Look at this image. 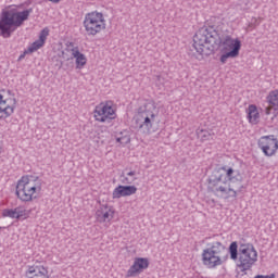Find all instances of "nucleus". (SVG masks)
Returning a JSON list of instances; mask_svg holds the SVG:
<instances>
[{
	"instance_id": "f03ea898",
	"label": "nucleus",
	"mask_w": 278,
	"mask_h": 278,
	"mask_svg": "<svg viewBox=\"0 0 278 278\" xmlns=\"http://www.w3.org/2000/svg\"><path fill=\"white\" fill-rule=\"evenodd\" d=\"M239 177L240 173L236 175V169L232 167H218L208 177V190L222 199H237L238 191L233 188V184L241 181Z\"/></svg>"
},
{
	"instance_id": "4468645a",
	"label": "nucleus",
	"mask_w": 278,
	"mask_h": 278,
	"mask_svg": "<svg viewBox=\"0 0 278 278\" xmlns=\"http://www.w3.org/2000/svg\"><path fill=\"white\" fill-rule=\"evenodd\" d=\"M266 101L268 106L265 108V114L266 116H270V114H273L271 121H275L278 116V89L269 91L266 96Z\"/></svg>"
},
{
	"instance_id": "b1692460",
	"label": "nucleus",
	"mask_w": 278,
	"mask_h": 278,
	"mask_svg": "<svg viewBox=\"0 0 278 278\" xmlns=\"http://www.w3.org/2000/svg\"><path fill=\"white\" fill-rule=\"evenodd\" d=\"M254 278H275V274H271L269 276H264V275H257Z\"/></svg>"
},
{
	"instance_id": "9d476101",
	"label": "nucleus",
	"mask_w": 278,
	"mask_h": 278,
	"mask_svg": "<svg viewBox=\"0 0 278 278\" xmlns=\"http://www.w3.org/2000/svg\"><path fill=\"white\" fill-rule=\"evenodd\" d=\"M16 108H18V100H16V96L8 89H1L0 121H8V118H12V116H14V112H16Z\"/></svg>"
},
{
	"instance_id": "dca6fc26",
	"label": "nucleus",
	"mask_w": 278,
	"mask_h": 278,
	"mask_svg": "<svg viewBox=\"0 0 278 278\" xmlns=\"http://www.w3.org/2000/svg\"><path fill=\"white\" fill-rule=\"evenodd\" d=\"M115 211L112 206L104 204L96 211V220L98 223H110L114 218Z\"/></svg>"
},
{
	"instance_id": "bb28decb",
	"label": "nucleus",
	"mask_w": 278,
	"mask_h": 278,
	"mask_svg": "<svg viewBox=\"0 0 278 278\" xmlns=\"http://www.w3.org/2000/svg\"><path fill=\"white\" fill-rule=\"evenodd\" d=\"M0 153H1V149H0Z\"/></svg>"
},
{
	"instance_id": "423d86ee",
	"label": "nucleus",
	"mask_w": 278,
	"mask_h": 278,
	"mask_svg": "<svg viewBox=\"0 0 278 278\" xmlns=\"http://www.w3.org/2000/svg\"><path fill=\"white\" fill-rule=\"evenodd\" d=\"M155 118H157V105L153 100H146L143 105L138 109L136 126L146 134H151Z\"/></svg>"
},
{
	"instance_id": "cd10ccee",
	"label": "nucleus",
	"mask_w": 278,
	"mask_h": 278,
	"mask_svg": "<svg viewBox=\"0 0 278 278\" xmlns=\"http://www.w3.org/2000/svg\"><path fill=\"white\" fill-rule=\"evenodd\" d=\"M0 231H1V227H0Z\"/></svg>"
},
{
	"instance_id": "6e6552de",
	"label": "nucleus",
	"mask_w": 278,
	"mask_h": 278,
	"mask_svg": "<svg viewBox=\"0 0 278 278\" xmlns=\"http://www.w3.org/2000/svg\"><path fill=\"white\" fill-rule=\"evenodd\" d=\"M223 253H225V245L219 241L213 242L202 251L203 266L210 269L223 266L227 262V256H223Z\"/></svg>"
},
{
	"instance_id": "20e7f679",
	"label": "nucleus",
	"mask_w": 278,
	"mask_h": 278,
	"mask_svg": "<svg viewBox=\"0 0 278 278\" xmlns=\"http://www.w3.org/2000/svg\"><path fill=\"white\" fill-rule=\"evenodd\" d=\"M15 197L22 203L38 201L42 197V181L38 176H22L15 185Z\"/></svg>"
},
{
	"instance_id": "a878e982",
	"label": "nucleus",
	"mask_w": 278,
	"mask_h": 278,
	"mask_svg": "<svg viewBox=\"0 0 278 278\" xmlns=\"http://www.w3.org/2000/svg\"><path fill=\"white\" fill-rule=\"evenodd\" d=\"M21 58H25V55H22Z\"/></svg>"
},
{
	"instance_id": "0eeeda50",
	"label": "nucleus",
	"mask_w": 278,
	"mask_h": 278,
	"mask_svg": "<svg viewBox=\"0 0 278 278\" xmlns=\"http://www.w3.org/2000/svg\"><path fill=\"white\" fill-rule=\"evenodd\" d=\"M83 29L87 36H99L108 29V20L101 11L87 12L83 20Z\"/></svg>"
},
{
	"instance_id": "39448f33",
	"label": "nucleus",
	"mask_w": 278,
	"mask_h": 278,
	"mask_svg": "<svg viewBox=\"0 0 278 278\" xmlns=\"http://www.w3.org/2000/svg\"><path fill=\"white\" fill-rule=\"evenodd\" d=\"M229 254L231 260H238L241 270H250L257 262V250L253 243H241L238 253V242L233 241L229 245Z\"/></svg>"
},
{
	"instance_id": "f3484780",
	"label": "nucleus",
	"mask_w": 278,
	"mask_h": 278,
	"mask_svg": "<svg viewBox=\"0 0 278 278\" xmlns=\"http://www.w3.org/2000/svg\"><path fill=\"white\" fill-rule=\"evenodd\" d=\"M49 37V28H43L39 34V39L33 42L27 50L24 51V55H27L29 53H35V51H38V49H42L45 47V43L47 42V38Z\"/></svg>"
},
{
	"instance_id": "4be33fe9",
	"label": "nucleus",
	"mask_w": 278,
	"mask_h": 278,
	"mask_svg": "<svg viewBox=\"0 0 278 278\" xmlns=\"http://www.w3.org/2000/svg\"><path fill=\"white\" fill-rule=\"evenodd\" d=\"M198 138L201 140V142H207L213 140L214 136L210 132V130L201 129L198 131Z\"/></svg>"
},
{
	"instance_id": "2eb2a0df",
	"label": "nucleus",
	"mask_w": 278,
	"mask_h": 278,
	"mask_svg": "<svg viewBox=\"0 0 278 278\" xmlns=\"http://www.w3.org/2000/svg\"><path fill=\"white\" fill-rule=\"evenodd\" d=\"M3 218H16L17 220H27L29 218V211L25 210L23 206H17L15 208H5L2 211Z\"/></svg>"
},
{
	"instance_id": "f8f14e48",
	"label": "nucleus",
	"mask_w": 278,
	"mask_h": 278,
	"mask_svg": "<svg viewBox=\"0 0 278 278\" xmlns=\"http://www.w3.org/2000/svg\"><path fill=\"white\" fill-rule=\"evenodd\" d=\"M24 278H51L49 268L42 264L28 265L24 271Z\"/></svg>"
},
{
	"instance_id": "a211bd4d",
	"label": "nucleus",
	"mask_w": 278,
	"mask_h": 278,
	"mask_svg": "<svg viewBox=\"0 0 278 278\" xmlns=\"http://www.w3.org/2000/svg\"><path fill=\"white\" fill-rule=\"evenodd\" d=\"M138 192V188L136 186H117L113 192L112 198L113 199H123L125 197H131Z\"/></svg>"
},
{
	"instance_id": "6ab92c4d",
	"label": "nucleus",
	"mask_w": 278,
	"mask_h": 278,
	"mask_svg": "<svg viewBox=\"0 0 278 278\" xmlns=\"http://www.w3.org/2000/svg\"><path fill=\"white\" fill-rule=\"evenodd\" d=\"M247 121L250 125H260V109L255 104H250L245 109Z\"/></svg>"
},
{
	"instance_id": "9b49d317",
	"label": "nucleus",
	"mask_w": 278,
	"mask_h": 278,
	"mask_svg": "<svg viewBox=\"0 0 278 278\" xmlns=\"http://www.w3.org/2000/svg\"><path fill=\"white\" fill-rule=\"evenodd\" d=\"M257 147L266 157H273V155H277L278 139L275 135L262 136L257 141Z\"/></svg>"
},
{
	"instance_id": "7ed1b4c3",
	"label": "nucleus",
	"mask_w": 278,
	"mask_h": 278,
	"mask_svg": "<svg viewBox=\"0 0 278 278\" xmlns=\"http://www.w3.org/2000/svg\"><path fill=\"white\" fill-rule=\"evenodd\" d=\"M31 9L23 10L22 5L10 4L2 9L0 13V31L2 38H10L14 30L23 27L25 21L29 20Z\"/></svg>"
},
{
	"instance_id": "f257e3e1",
	"label": "nucleus",
	"mask_w": 278,
	"mask_h": 278,
	"mask_svg": "<svg viewBox=\"0 0 278 278\" xmlns=\"http://www.w3.org/2000/svg\"><path fill=\"white\" fill-rule=\"evenodd\" d=\"M223 25L213 28H200L193 36V49L200 55L201 60L207 58L216 51V48L222 45V55L219 62L227 64V60L236 59L240 55L242 49V41L240 38H233L227 35L224 39H220L219 31H223Z\"/></svg>"
},
{
	"instance_id": "aec40b11",
	"label": "nucleus",
	"mask_w": 278,
	"mask_h": 278,
	"mask_svg": "<svg viewBox=\"0 0 278 278\" xmlns=\"http://www.w3.org/2000/svg\"><path fill=\"white\" fill-rule=\"evenodd\" d=\"M72 58H74L76 68L78 71H81V68H84L86 66V64H88V58L86 56V54H84V53H81V51H79V48L72 49Z\"/></svg>"
},
{
	"instance_id": "ddd939ff",
	"label": "nucleus",
	"mask_w": 278,
	"mask_h": 278,
	"mask_svg": "<svg viewBox=\"0 0 278 278\" xmlns=\"http://www.w3.org/2000/svg\"><path fill=\"white\" fill-rule=\"evenodd\" d=\"M149 268V258L147 257H136L132 262V265L126 273L127 278L138 277L141 273H144Z\"/></svg>"
},
{
	"instance_id": "412c9836",
	"label": "nucleus",
	"mask_w": 278,
	"mask_h": 278,
	"mask_svg": "<svg viewBox=\"0 0 278 278\" xmlns=\"http://www.w3.org/2000/svg\"><path fill=\"white\" fill-rule=\"evenodd\" d=\"M115 140L118 144L125 147V144H129L131 142V136L129 135V131L123 130L116 135Z\"/></svg>"
},
{
	"instance_id": "1a4fd4ad",
	"label": "nucleus",
	"mask_w": 278,
	"mask_h": 278,
	"mask_svg": "<svg viewBox=\"0 0 278 278\" xmlns=\"http://www.w3.org/2000/svg\"><path fill=\"white\" fill-rule=\"evenodd\" d=\"M92 117L96 123H112V121L118 118V109L114 104V101L105 100L93 108Z\"/></svg>"
},
{
	"instance_id": "393cba45",
	"label": "nucleus",
	"mask_w": 278,
	"mask_h": 278,
	"mask_svg": "<svg viewBox=\"0 0 278 278\" xmlns=\"http://www.w3.org/2000/svg\"><path fill=\"white\" fill-rule=\"evenodd\" d=\"M48 1H50V3H60V1L62 0H48Z\"/></svg>"
},
{
	"instance_id": "5701e85b",
	"label": "nucleus",
	"mask_w": 278,
	"mask_h": 278,
	"mask_svg": "<svg viewBox=\"0 0 278 278\" xmlns=\"http://www.w3.org/2000/svg\"><path fill=\"white\" fill-rule=\"evenodd\" d=\"M136 172L135 170H130V172H128L127 174H126V181L128 182V184H131L132 181H136V179H138L137 177H136Z\"/></svg>"
}]
</instances>
